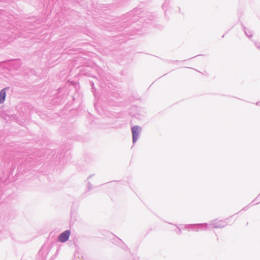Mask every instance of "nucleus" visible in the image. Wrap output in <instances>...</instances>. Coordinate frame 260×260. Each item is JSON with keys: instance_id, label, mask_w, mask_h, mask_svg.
Listing matches in <instances>:
<instances>
[{"instance_id": "1", "label": "nucleus", "mask_w": 260, "mask_h": 260, "mask_svg": "<svg viewBox=\"0 0 260 260\" xmlns=\"http://www.w3.org/2000/svg\"><path fill=\"white\" fill-rule=\"evenodd\" d=\"M209 227L208 223L189 224L184 225V229L194 231H198L199 230L206 231L209 229Z\"/></svg>"}, {"instance_id": "2", "label": "nucleus", "mask_w": 260, "mask_h": 260, "mask_svg": "<svg viewBox=\"0 0 260 260\" xmlns=\"http://www.w3.org/2000/svg\"><path fill=\"white\" fill-rule=\"evenodd\" d=\"M209 229L207 230H210L211 228H214L215 229L218 228H222L224 227L226 224V222L225 220H219L218 221H216L215 220L211 221L209 224Z\"/></svg>"}, {"instance_id": "3", "label": "nucleus", "mask_w": 260, "mask_h": 260, "mask_svg": "<svg viewBox=\"0 0 260 260\" xmlns=\"http://www.w3.org/2000/svg\"><path fill=\"white\" fill-rule=\"evenodd\" d=\"M141 128L138 125H135L132 127L133 143H135L140 136V131Z\"/></svg>"}, {"instance_id": "4", "label": "nucleus", "mask_w": 260, "mask_h": 260, "mask_svg": "<svg viewBox=\"0 0 260 260\" xmlns=\"http://www.w3.org/2000/svg\"><path fill=\"white\" fill-rule=\"evenodd\" d=\"M70 233L71 232L70 230H66L59 235L58 238V240L60 242H66L68 240L70 237Z\"/></svg>"}, {"instance_id": "5", "label": "nucleus", "mask_w": 260, "mask_h": 260, "mask_svg": "<svg viewBox=\"0 0 260 260\" xmlns=\"http://www.w3.org/2000/svg\"><path fill=\"white\" fill-rule=\"evenodd\" d=\"M9 89V87H5L0 91V104H3L6 99V91Z\"/></svg>"}, {"instance_id": "6", "label": "nucleus", "mask_w": 260, "mask_h": 260, "mask_svg": "<svg viewBox=\"0 0 260 260\" xmlns=\"http://www.w3.org/2000/svg\"><path fill=\"white\" fill-rule=\"evenodd\" d=\"M244 31L245 32V35L249 38H251L252 36V34L250 31H247L246 30V28L244 27Z\"/></svg>"}, {"instance_id": "7", "label": "nucleus", "mask_w": 260, "mask_h": 260, "mask_svg": "<svg viewBox=\"0 0 260 260\" xmlns=\"http://www.w3.org/2000/svg\"><path fill=\"white\" fill-rule=\"evenodd\" d=\"M176 233L178 235H180L181 233V230L179 228H178V230L176 231Z\"/></svg>"}, {"instance_id": "8", "label": "nucleus", "mask_w": 260, "mask_h": 260, "mask_svg": "<svg viewBox=\"0 0 260 260\" xmlns=\"http://www.w3.org/2000/svg\"><path fill=\"white\" fill-rule=\"evenodd\" d=\"M88 187L89 189H90L91 188V184L90 182H88Z\"/></svg>"}, {"instance_id": "9", "label": "nucleus", "mask_w": 260, "mask_h": 260, "mask_svg": "<svg viewBox=\"0 0 260 260\" xmlns=\"http://www.w3.org/2000/svg\"><path fill=\"white\" fill-rule=\"evenodd\" d=\"M255 46L260 49V44L259 43H255Z\"/></svg>"}, {"instance_id": "10", "label": "nucleus", "mask_w": 260, "mask_h": 260, "mask_svg": "<svg viewBox=\"0 0 260 260\" xmlns=\"http://www.w3.org/2000/svg\"><path fill=\"white\" fill-rule=\"evenodd\" d=\"M91 85H92V86H93V82L91 83Z\"/></svg>"}]
</instances>
